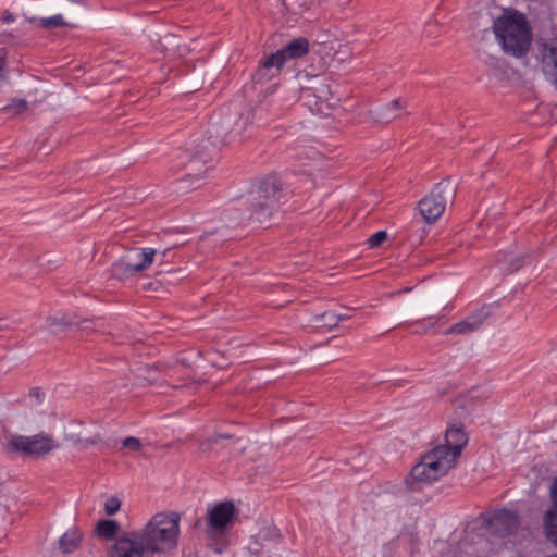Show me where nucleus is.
<instances>
[{
  "label": "nucleus",
  "mask_w": 557,
  "mask_h": 557,
  "mask_svg": "<svg viewBox=\"0 0 557 557\" xmlns=\"http://www.w3.org/2000/svg\"><path fill=\"white\" fill-rule=\"evenodd\" d=\"M181 513L164 510L154 513L140 529L134 530L140 544L153 557L174 553L181 536Z\"/></svg>",
  "instance_id": "1"
},
{
  "label": "nucleus",
  "mask_w": 557,
  "mask_h": 557,
  "mask_svg": "<svg viewBox=\"0 0 557 557\" xmlns=\"http://www.w3.org/2000/svg\"><path fill=\"white\" fill-rule=\"evenodd\" d=\"M493 30L506 53L520 58L528 52L531 29L522 13L505 11L494 21Z\"/></svg>",
  "instance_id": "2"
},
{
  "label": "nucleus",
  "mask_w": 557,
  "mask_h": 557,
  "mask_svg": "<svg viewBox=\"0 0 557 557\" xmlns=\"http://www.w3.org/2000/svg\"><path fill=\"white\" fill-rule=\"evenodd\" d=\"M157 251L153 248H134L112 265V276L124 280L149 268Z\"/></svg>",
  "instance_id": "3"
},
{
  "label": "nucleus",
  "mask_w": 557,
  "mask_h": 557,
  "mask_svg": "<svg viewBox=\"0 0 557 557\" xmlns=\"http://www.w3.org/2000/svg\"><path fill=\"white\" fill-rule=\"evenodd\" d=\"M455 196V188L449 182L438 183L432 191L418 203L423 219L431 223L436 221L444 212L448 201Z\"/></svg>",
  "instance_id": "4"
},
{
  "label": "nucleus",
  "mask_w": 557,
  "mask_h": 557,
  "mask_svg": "<svg viewBox=\"0 0 557 557\" xmlns=\"http://www.w3.org/2000/svg\"><path fill=\"white\" fill-rule=\"evenodd\" d=\"M10 444L14 449L29 456H42L57 447L52 438L44 434L13 436Z\"/></svg>",
  "instance_id": "5"
},
{
  "label": "nucleus",
  "mask_w": 557,
  "mask_h": 557,
  "mask_svg": "<svg viewBox=\"0 0 557 557\" xmlns=\"http://www.w3.org/2000/svg\"><path fill=\"white\" fill-rule=\"evenodd\" d=\"M135 531L117 536L108 548V557H150Z\"/></svg>",
  "instance_id": "6"
},
{
  "label": "nucleus",
  "mask_w": 557,
  "mask_h": 557,
  "mask_svg": "<svg viewBox=\"0 0 557 557\" xmlns=\"http://www.w3.org/2000/svg\"><path fill=\"white\" fill-rule=\"evenodd\" d=\"M236 512L235 505L231 500L221 502L214 505L207 512L208 525L216 533H223Z\"/></svg>",
  "instance_id": "7"
},
{
  "label": "nucleus",
  "mask_w": 557,
  "mask_h": 557,
  "mask_svg": "<svg viewBox=\"0 0 557 557\" xmlns=\"http://www.w3.org/2000/svg\"><path fill=\"white\" fill-rule=\"evenodd\" d=\"M286 60L281 50L267 55L261 62L252 78L258 84H264L276 77L283 69Z\"/></svg>",
  "instance_id": "8"
},
{
  "label": "nucleus",
  "mask_w": 557,
  "mask_h": 557,
  "mask_svg": "<svg viewBox=\"0 0 557 557\" xmlns=\"http://www.w3.org/2000/svg\"><path fill=\"white\" fill-rule=\"evenodd\" d=\"M304 99L312 111L322 113L324 109H329L333 106V95L330 85L325 83H319L315 86L309 87L304 90Z\"/></svg>",
  "instance_id": "9"
},
{
  "label": "nucleus",
  "mask_w": 557,
  "mask_h": 557,
  "mask_svg": "<svg viewBox=\"0 0 557 557\" xmlns=\"http://www.w3.org/2000/svg\"><path fill=\"white\" fill-rule=\"evenodd\" d=\"M467 443L468 436L463 426L461 424H453L446 430L444 444H438L436 446L444 448L449 456L458 462L461 451Z\"/></svg>",
  "instance_id": "10"
},
{
  "label": "nucleus",
  "mask_w": 557,
  "mask_h": 557,
  "mask_svg": "<svg viewBox=\"0 0 557 557\" xmlns=\"http://www.w3.org/2000/svg\"><path fill=\"white\" fill-rule=\"evenodd\" d=\"M429 465L421 456L419 462L412 467L405 481L411 490H420L423 485L431 484L441 479Z\"/></svg>",
  "instance_id": "11"
},
{
  "label": "nucleus",
  "mask_w": 557,
  "mask_h": 557,
  "mask_svg": "<svg viewBox=\"0 0 557 557\" xmlns=\"http://www.w3.org/2000/svg\"><path fill=\"white\" fill-rule=\"evenodd\" d=\"M488 311L485 307L467 315L463 320L453 324L445 331L446 335H467L479 330L488 318Z\"/></svg>",
  "instance_id": "12"
},
{
  "label": "nucleus",
  "mask_w": 557,
  "mask_h": 557,
  "mask_svg": "<svg viewBox=\"0 0 557 557\" xmlns=\"http://www.w3.org/2000/svg\"><path fill=\"white\" fill-rule=\"evenodd\" d=\"M422 457L428 463H431L429 466L440 478L446 475L457 465V461L444 448L437 446L425 451Z\"/></svg>",
  "instance_id": "13"
},
{
  "label": "nucleus",
  "mask_w": 557,
  "mask_h": 557,
  "mask_svg": "<svg viewBox=\"0 0 557 557\" xmlns=\"http://www.w3.org/2000/svg\"><path fill=\"white\" fill-rule=\"evenodd\" d=\"M281 196V183L274 177H268L260 183L256 201H263L269 207H276Z\"/></svg>",
  "instance_id": "14"
},
{
  "label": "nucleus",
  "mask_w": 557,
  "mask_h": 557,
  "mask_svg": "<svg viewBox=\"0 0 557 557\" xmlns=\"http://www.w3.org/2000/svg\"><path fill=\"white\" fill-rule=\"evenodd\" d=\"M491 524L499 535L505 536L518 529L519 517L512 510L503 509L494 515Z\"/></svg>",
  "instance_id": "15"
},
{
  "label": "nucleus",
  "mask_w": 557,
  "mask_h": 557,
  "mask_svg": "<svg viewBox=\"0 0 557 557\" xmlns=\"http://www.w3.org/2000/svg\"><path fill=\"white\" fill-rule=\"evenodd\" d=\"M407 107L406 101L394 99L388 103L381 104L370 111L372 117L377 123H389L398 117L399 112Z\"/></svg>",
  "instance_id": "16"
},
{
  "label": "nucleus",
  "mask_w": 557,
  "mask_h": 557,
  "mask_svg": "<svg viewBox=\"0 0 557 557\" xmlns=\"http://www.w3.org/2000/svg\"><path fill=\"white\" fill-rule=\"evenodd\" d=\"M83 540V533L78 528L67 530L58 542L59 550L62 554H72L78 549Z\"/></svg>",
  "instance_id": "17"
},
{
  "label": "nucleus",
  "mask_w": 557,
  "mask_h": 557,
  "mask_svg": "<svg viewBox=\"0 0 557 557\" xmlns=\"http://www.w3.org/2000/svg\"><path fill=\"white\" fill-rule=\"evenodd\" d=\"M280 50L287 62L306 55L309 52V41L305 37H297Z\"/></svg>",
  "instance_id": "18"
},
{
  "label": "nucleus",
  "mask_w": 557,
  "mask_h": 557,
  "mask_svg": "<svg viewBox=\"0 0 557 557\" xmlns=\"http://www.w3.org/2000/svg\"><path fill=\"white\" fill-rule=\"evenodd\" d=\"M276 207H269L263 201L252 203L251 218L260 224H268Z\"/></svg>",
  "instance_id": "19"
},
{
  "label": "nucleus",
  "mask_w": 557,
  "mask_h": 557,
  "mask_svg": "<svg viewBox=\"0 0 557 557\" xmlns=\"http://www.w3.org/2000/svg\"><path fill=\"white\" fill-rule=\"evenodd\" d=\"M544 528L546 537L557 544V509L550 508L544 515Z\"/></svg>",
  "instance_id": "20"
},
{
  "label": "nucleus",
  "mask_w": 557,
  "mask_h": 557,
  "mask_svg": "<svg viewBox=\"0 0 557 557\" xmlns=\"http://www.w3.org/2000/svg\"><path fill=\"white\" fill-rule=\"evenodd\" d=\"M120 525L115 520H100L96 525V532L99 536L107 540H115Z\"/></svg>",
  "instance_id": "21"
},
{
  "label": "nucleus",
  "mask_w": 557,
  "mask_h": 557,
  "mask_svg": "<svg viewBox=\"0 0 557 557\" xmlns=\"http://www.w3.org/2000/svg\"><path fill=\"white\" fill-rule=\"evenodd\" d=\"M348 318L349 317H347V315L336 314L333 311H325L322 314L317 315L314 319H315V322L320 323V325L322 327H326V329L331 330V329L337 326L342 320H345Z\"/></svg>",
  "instance_id": "22"
},
{
  "label": "nucleus",
  "mask_w": 557,
  "mask_h": 557,
  "mask_svg": "<svg viewBox=\"0 0 557 557\" xmlns=\"http://www.w3.org/2000/svg\"><path fill=\"white\" fill-rule=\"evenodd\" d=\"M46 324H47V329L50 333H59V332H62L64 330H66L67 327H70L72 325V321L66 318L65 315L63 317H48L47 320H46Z\"/></svg>",
  "instance_id": "23"
},
{
  "label": "nucleus",
  "mask_w": 557,
  "mask_h": 557,
  "mask_svg": "<svg viewBox=\"0 0 557 557\" xmlns=\"http://www.w3.org/2000/svg\"><path fill=\"white\" fill-rule=\"evenodd\" d=\"M28 108V103L24 99H13L9 104L4 106L1 111L14 117L24 113Z\"/></svg>",
  "instance_id": "24"
},
{
  "label": "nucleus",
  "mask_w": 557,
  "mask_h": 557,
  "mask_svg": "<svg viewBox=\"0 0 557 557\" xmlns=\"http://www.w3.org/2000/svg\"><path fill=\"white\" fill-rule=\"evenodd\" d=\"M77 326L85 332L100 331L103 327V321L97 319H84L77 323Z\"/></svg>",
  "instance_id": "25"
},
{
  "label": "nucleus",
  "mask_w": 557,
  "mask_h": 557,
  "mask_svg": "<svg viewBox=\"0 0 557 557\" xmlns=\"http://www.w3.org/2000/svg\"><path fill=\"white\" fill-rule=\"evenodd\" d=\"M66 25H67V23L64 21L63 16L61 14H57L54 16L40 20V26L46 29L63 27Z\"/></svg>",
  "instance_id": "26"
},
{
  "label": "nucleus",
  "mask_w": 557,
  "mask_h": 557,
  "mask_svg": "<svg viewBox=\"0 0 557 557\" xmlns=\"http://www.w3.org/2000/svg\"><path fill=\"white\" fill-rule=\"evenodd\" d=\"M351 58V50L349 47L339 45L338 49L333 54V60L338 63H345Z\"/></svg>",
  "instance_id": "27"
},
{
  "label": "nucleus",
  "mask_w": 557,
  "mask_h": 557,
  "mask_svg": "<svg viewBox=\"0 0 557 557\" xmlns=\"http://www.w3.org/2000/svg\"><path fill=\"white\" fill-rule=\"evenodd\" d=\"M120 508L121 500L115 496L108 498L104 503V510L109 516L116 513L120 510Z\"/></svg>",
  "instance_id": "28"
},
{
  "label": "nucleus",
  "mask_w": 557,
  "mask_h": 557,
  "mask_svg": "<svg viewBox=\"0 0 557 557\" xmlns=\"http://www.w3.org/2000/svg\"><path fill=\"white\" fill-rule=\"evenodd\" d=\"M386 239L387 233L385 231H379L369 237L368 244L371 248H375L379 247Z\"/></svg>",
  "instance_id": "29"
},
{
  "label": "nucleus",
  "mask_w": 557,
  "mask_h": 557,
  "mask_svg": "<svg viewBox=\"0 0 557 557\" xmlns=\"http://www.w3.org/2000/svg\"><path fill=\"white\" fill-rule=\"evenodd\" d=\"M100 442H101L100 435L99 434H95L91 437H86V438L78 437L75 441V444L81 446L82 448H88L89 446L96 445V444H98Z\"/></svg>",
  "instance_id": "30"
},
{
  "label": "nucleus",
  "mask_w": 557,
  "mask_h": 557,
  "mask_svg": "<svg viewBox=\"0 0 557 557\" xmlns=\"http://www.w3.org/2000/svg\"><path fill=\"white\" fill-rule=\"evenodd\" d=\"M122 444L125 448L133 451H138L141 448L140 440L133 436L124 438Z\"/></svg>",
  "instance_id": "31"
},
{
  "label": "nucleus",
  "mask_w": 557,
  "mask_h": 557,
  "mask_svg": "<svg viewBox=\"0 0 557 557\" xmlns=\"http://www.w3.org/2000/svg\"><path fill=\"white\" fill-rule=\"evenodd\" d=\"M28 397L36 404H42L45 401V394L39 388H34L29 392Z\"/></svg>",
  "instance_id": "32"
},
{
  "label": "nucleus",
  "mask_w": 557,
  "mask_h": 557,
  "mask_svg": "<svg viewBox=\"0 0 557 557\" xmlns=\"http://www.w3.org/2000/svg\"><path fill=\"white\" fill-rule=\"evenodd\" d=\"M550 496L553 500V509H557V478L554 480L552 487H550Z\"/></svg>",
  "instance_id": "33"
},
{
  "label": "nucleus",
  "mask_w": 557,
  "mask_h": 557,
  "mask_svg": "<svg viewBox=\"0 0 557 557\" xmlns=\"http://www.w3.org/2000/svg\"><path fill=\"white\" fill-rule=\"evenodd\" d=\"M1 21L3 23H12L14 21V16L9 11H4L1 15Z\"/></svg>",
  "instance_id": "34"
},
{
  "label": "nucleus",
  "mask_w": 557,
  "mask_h": 557,
  "mask_svg": "<svg viewBox=\"0 0 557 557\" xmlns=\"http://www.w3.org/2000/svg\"><path fill=\"white\" fill-rule=\"evenodd\" d=\"M231 438V435L230 434H220V435H216V438Z\"/></svg>",
  "instance_id": "35"
},
{
  "label": "nucleus",
  "mask_w": 557,
  "mask_h": 557,
  "mask_svg": "<svg viewBox=\"0 0 557 557\" xmlns=\"http://www.w3.org/2000/svg\"><path fill=\"white\" fill-rule=\"evenodd\" d=\"M194 181H195L196 183H199V182H200V177L195 176V177H194Z\"/></svg>",
  "instance_id": "36"
},
{
  "label": "nucleus",
  "mask_w": 557,
  "mask_h": 557,
  "mask_svg": "<svg viewBox=\"0 0 557 557\" xmlns=\"http://www.w3.org/2000/svg\"><path fill=\"white\" fill-rule=\"evenodd\" d=\"M2 329H3V320L0 319V330H2Z\"/></svg>",
  "instance_id": "37"
},
{
  "label": "nucleus",
  "mask_w": 557,
  "mask_h": 557,
  "mask_svg": "<svg viewBox=\"0 0 557 557\" xmlns=\"http://www.w3.org/2000/svg\"><path fill=\"white\" fill-rule=\"evenodd\" d=\"M546 557H557V554H555V555H550V556H546Z\"/></svg>",
  "instance_id": "38"
}]
</instances>
